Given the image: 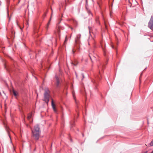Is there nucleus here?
<instances>
[{"instance_id": "20", "label": "nucleus", "mask_w": 153, "mask_h": 153, "mask_svg": "<svg viewBox=\"0 0 153 153\" xmlns=\"http://www.w3.org/2000/svg\"><path fill=\"white\" fill-rule=\"evenodd\" d=\"M66 40H67V37H66L65 42V41H66Z\"/></svg>"}, {"instance_id": "12", "label": "nucleus", "mask_w": 153, "mask_h": 153, "mask_svg": "<svg viewBox=\"0 0 153 153\" xmlns=\"http://www.w3.org/2000/svg\"><path fill=\"white\" fill-rule=\"evenodd\" d=\"M87 11L88 13L90 15L91 14V16H92V14L91 12V11H90V10L88 9H87Z\"/></svg>"}, {"instance_id": "18", "label": "nucleus", "mask_w": 153, "mask_h": 153, "mask_svg": "<svg viewBox=\"0 0 153 153\" xmlns=\"http://www.w3.org/2000/svg\"><path fill=\"white\" fill-rule=\"evenodd\" d=\"M72 52L73 54H74V53L75 51H74L73 50H72Z\"/></svg>"}, {"instance_id": "5", "label": "nucleus", "mask_w": 153, "mask_h": 153, "mask_svg": "<svg viewBox=\"0 0 153 153\" xmlns=\"http://www.w3.org/2000/svg\"><path fill=\"white\" fill-rule=\"evenodd\" d=\"M81 35L80 34H78L77 35L76 38L75 39V42L76 44H77L79 42V39L81 37Z\"/></svg>"}, {"instance_id": "24", "label": "nucleus", "mask_w": 153, "mask_h": 153, "mask_svg": "<svg viewBox=\"0 0 153 153\" xmlns=\"http://www.w3.org/2000/svg\"><path fill=\"white\" fill-rule=\"evenodd\" d=\"M71 28L72 30L73 29V28L72 27H71Z\"/></svg>"}, {"instance_id": "17", "label": "nucleus", "mask_w": 153, "mask_h": 153, "mask_svg": "<svg viewBox=\"0 0 153 153\" xmlns=\"http://www.w3.org/2000/svg\"><path fill=\"white\" fill-rule=\"evenodd\" d=\"M74 23H76V24H77V22H76V21H74Z\"/></svg>"}, {"instance_id": "26", "label": "nucleus", "mask_w": 153, "mask_h": 153, "mask_svg": "<svg viewBox=\"0 0 153 153\" xmlns=\"http://www.w3.org/2000/svg\"><path fill=\"white\" fill-rule=\"evenodd\" d=\"M102 67H101H101H100V68H102Z\"/></svg>"}, {"instance_id": "13", "label": "nucleus", "mask_w": 153, "mask_h": 153, "mask_svg": "<svg viewBox=\"0 0 153 153\" xmlns=\"http://www.w3.org/2000/svg\"><path fill=\"white\" fill-rule=\"evenodd\" d=\"M72 94H73V97L74 98V99L75 100V101L76 104H77V101H76V100L75 99V96H74V93H72Z\"/></svg>"}, {"instance_id": "1", "label": "nucleus", "mask_w": 153, "mask_h": 153, "mask_svg": "<svg viewBox=\"0 0 153 153\" xmlns=\"http://www.w3.org/2000/svg\"><path fill=\"white\" fill-rule=\"evenodd\" d=\"M32 136L33 138L36 140L39 139L41 134V131L39 126L36 125L34 126L33 129H32Z\"/></svg>"}, {"instance_id": "29", "label": "nucleus", "mask_w": 153, "mask_h": 153, "mask_svg": "<svg viewBox=\"0 0 153 153\" xmlns=\"http://www.w3.org/2000/svg\"><path fill=\"white\" fill-rule=\"evenodd\" d=\"M60 22H59V23H60Z\"/></svg>"}, {"instance_id": "6", "label": "nucleus", "mask_w": 153, "mask_h": 153, "mask_svg": "<svg viewBox=\"0 0 153 153\" xmlns=\"http://www.w3.org/2000/svg\"><path fill=\"white\" fill-rule=\"evenodd\" d=\"M13 93L16 98V97L19 95L18 92L14 90H13Z\"/></svg>"}, {"instance_id": "19", "label": "nucleus", "mask_w": 153, "mask_h": 153, "mask_svg": "<svg viewBox=\"0 0 153 153\" xmlns=\"http://www.w3.org/2000/svg\"><path fill=\"white\" fill-rule=\"evenodd\" d=\"M128 1L129 3H130V4H131V3L130 2V0H128Z\"/></svg>"}, {"instance_id": "28", "label": "nucleus", "mask_w": 153, "mask_h": 153, "mask_svg": "<svg viewBox=\"0 0 153 153\" xmlns=\"http://www.w3.org/2000/svg\"><path fill=\"white\" fill-rule=\"evenodd\" d=\"M51 10H52V8H51Z\"/></svg>"}, {"instance_id": "27", "label": "nucleus", "mask_w": 153, "mask_h": 153, "mask_svg": "<svg viewBox=\"0 0 153 153\" xmlns=\"http://www.w3.org/2000/svg\"><path fill=\"white\" fill-rule=\"evenodd\" d=\"M112 47L113 48H114V46H112Z\"/></svg>"}, {"instance_id": "2", "label": "nucleus", "mask_w": 153, "mask_h": 153, "mask_svg": "<svg viewBox=\"0 0 153 153\" xmlns=\"http://www.w3.org/2000/svg\"><path fill=\"white\" fill-rule=\"evenodd\" d=\"M49 91L48 89L46 90L44 93V100L48 104L49 101L50 95L49 94Z\"/></svg>"}, {"instance_id": "22", "label": "nucleus", "mask_w": 153, "mask_h": 153, "mask_svg": "<svg viewBox=\"0 0 153 153\" xmlns=\"http://www.w3.org/2000/svg\"><path fill=\"white\" fill-rule=\"evenodd\" d=\"M89 57H90V59H91V56H90V55H89Z\"/></svg>"}, {"instance_id": "21", "label": "nucleus", "mask_w": 153, "mask_h": 153, "mask_svg": "<svg viewBox=\"0 0 153 153\" xmlns=\"http://www.w3.org/2000/svg\"><path fill=\"white\" fill-rule=\"evenodd\" d=\"M75 74H76V77H77V75L76 74V73H75Z\"/></svg>"}, {"instance_id": "14", "label": "nucleus", "mask_w": 153, "mask_h": 153, "mask_svg": "<svg viewBox=\"0 0 153 153\" xmlns=\"http://www.w3.org/2000/svg\"><path fill=\"white\" fill-rule=\"evenodd\" d=\"M149 144L150 146H153V140L152 141H151V142Z\"/></svg>"}, {"instance_id": "23", "label": "nucleus", "mask_w": 153, "mask_h": 153, "mask_svg": "<svg viewBox=\"0 0 153 153\" xmlns=\"http://www.w3.org/2000/svg\"><path fill=\"white\" fill-rule=\"evenodd\" d=\"M73 124L72 123L71 124V125L72 126H73Z\"/></svg>"}, {"instance_id": "7", "label": "nucleus", "mask_w": 153, "mask_h": 153, "mask_svg": "<svg viewBox=\"0 0 153 153\" xmlns=\"http://www.w3.org/2000/svg\"><path fill=\"white\" fill-rule=\"evenodd\" d=\"M32 113H30L28 114L27 117V118L28 120H30V119H31V118L32 117Z\"/></svg>"}, {"instance_id": "16", "label": "nucleus", "mask_w": 153, "mask_h": 153, "mask_svg": "<svg viewBox=\"0 0 153 153\" xmlns=\"http://www.w3.org/2000/svg\"><path fill=\"white\" fill-rule=\"evenodd\" d=\"M82 80L84 78V74H82Z\"/></svg>"}, {"instance_id": "8", "label": "nucleus", "mask_w": 153, "mask_h": 153, "mask_svg": "<svg viewBox=\"0 0 153 153\" xmlns=\"http://www.w3.org/2000/svg\"><path fill=\"white\" fill-rule=\"evenodd\" d=\"M51 19H50V20H49L48 23L47 24V25L46 27V29L47 30H48V27H49V24H50V22H51Z\"/></svg>"}, {"instance_id": "10", "label": "nucleus", "mask_w": 153, "mask_h": 153, "mask_svg": "<svg viewBox=\"0 0 153 153\" xmlns=\"http://www.w3.org/2000/svg\"><path fill=\"white\" fill-rule=\"evenodd\" d=\"M51 105L52 108L55 107V105L53 102V100H52Z\"/></svg>"}, {"instance_id": "9", "label": "nucleus", "mask_w": 153, "mask_h": 153, "mask_svg": "<svg viewBox=\"0 0 153 153\" xmlns=\"http://www.w3.org/2000/svg\"><path fill=\"white\" fill-rule=\"evenodd\" d=\"M78 64V62L76 61H74V62H71V64L73 65L74 66H76Z\"/></svg>"}, {"instance_id": "15", "label": "nucleus", "mask_w": 153, "mask_h": 153, "mask_svg": "<svg viewBox=\"0 0 153 153\" xmlns=\"http://www.w3.org/2000/svg\"><path fill=\"white\" fill-rule=\"evenodd\" d=\"M52 108H53V110L56 113V112H57V111H56V109L55 107H53Z\"/></svg>"}, {"instance_id": "11", "label": "nucleus", "mask_w": 153, "mask_h": 153, "mask_svg": "<svg viewBox=\"0 0 153 153\" xmlns=\"http://www.w3.org/2000/svg\"><path fill=\"white\" fill-rule=\"evenodd\" d=\"M57 33L58 34L59 36H60V30L59 28H58V29H57Z\"/></svg>"}, {"instance_id": "4", "label": "nucleus", "mask_w": 153, "mask_h": 153, "mask_svg": "<svg viewBox=\"0 0 153 153\" xmlns=\"http://www.w3.org/2000/svg\"><path fill=\"white\" fill-rule=\"evenodd\" d=\"M55 84L56 87L58 88L59 87L60 84V79L57 76L55 77Z\"/></svg>"}, {"instance_id": "25", "label": "nucleus", "mask_w": 153, "mask_h": 153, "mask_svg": "<svg viewBox=\"0 0 153 153\" xmlns=\"http://www.w3.org/2000/svg\"><path fill=\"white\" fill-rule=\"evenodd\" d=\"M8 135H9V137H10V136L9 135V134H8Z\"/></svg>"}, {"instance_id": "3", "label": "nucleus", "mask_w": 153, "mask_h": 153, "mask_svg": "<svg viewBox=\"0 0 153 153\" xmlns=\"http://www.w3.org/2000/svg\"><path fill=\"white\" fill-rule=\"evenodd\" d=\"M148 27L153 30V16H151L150 19L148 23Z\"/></svg>"}]
</instances>
